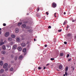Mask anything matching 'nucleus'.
Returning <instances> with one entry per match:
<instances>
[{"mask_svg": "<svg viewBox=\"0 0 76 76\" xmlns=\"http://www.w3.org/2000/svg\"><path fill=\"white\" fill-rule=\"evenodd\" d=\"M74 39H76V36H75V37L74 38Z\"/></svg>", "mask_w": 76, "mask_h": 76, "instance_id": "46", "label": "nucleus"}, {"mask_svg": "<svg viewBox=\"0 0 76 76\" xmlns=\"http://www.w3.org/2000/svg\"><path fill=\"white\" fill-rule=\"evenodd\" d=\"M16 48V45H14L13 46L12 48L13 49H15V48Z\"/></svg>", "mask_w": 76, "mask_h": 76, "instance_id": "16", "label": "nucleus"}, {"mask_svg": "<svg viewBox=\"0 0 76 76\" xmlns=\"http://www.w3.org/2000/svg\"><path fill=\"white\" fill-rule=\"evenodd\" d=\"M2 49L4 50H6V46H5V45H3L2 46Z\"/></svg>", "mask_w": 76, "mask_h": 76, "instance_id": "7", "label": "nucleus"}, {"mask_svg": "<svg viewBox=\"0 0 76 76\" xmlns=\"http://www.w3.org/2000/svg\"><path fill=\"white\" fill-rule=\"evenodd\" d=\"M22 37H23V36H22Z\"/></svg>", "mask_w": 76, "mask_h": 76, "instance_id": "63", "label": "nucleus"}, {"mask_svg": "<svg viewBox=\"0 0 76 76\" xmlns=\"http://www.w3.org/2000/svg\"><path fill=\"white\" fill-rule=\"evenodd\" d=\"M17 59H18V57H17V56H15V60H16Z\"/></svg>", "mask_w": 76, "mask_h": 76, "instance_id": "27", "label": "nucleus"}, {"mask_svg": "<svg viewBox=\"0 0 76 76\" xmlns=\"http://www.w3.org/2000/svg\"><path fill=\"white\" fill-rule=\"evenodd\" d=\"M11 63L12 64H13V63H14V61H11Z\"/></svg>", "mask_w": 76, "mask_h": 76, "instance_id": "37", "label": "nucleus"}, {"mask_svg": "<svg viewBox=\"0 0 76 76\" xmlns=\"http://www.w3.org/2000/svg\"><path fill=\"white\" fill-rule=\"evenodd\" d=\"M38 69L39 70H40L41 69V67H38Z\"/></svg>", "mask_w": 76, "mask_h": 76, "instance_id": "38", "label": "nucleus"}, {"mask_svg": "<svg viewBox=\"0 0 76 76\" xmlns=\"http://www.w3.org/2000/svg\"><path fill=\"white\" fill-rule=\"evenodd\" d=\"M56 15V13H55L54 14V15Z\"/></svg>", "mask_w": 76, "mask_h": 76, "instance_id": "51", "label": "nucleus"}, {"mask_svg": "<svg viewBox=\"0 0 76 76\" xmlns=\"http://www.w3.org/2000/svg\"><path fill=\"white\" fill-rule=\"evenodd\" d=\"M1 58H2V60H4V57H2Z\"/></svg>", "mask_w": 76, "mask_h": 76, "instance_id": "44", "label": "nucleus"}, {"mask_svg": "<svg viewBox=\"0 0 76 76\" xmlns=\"http://www.w3.org/2000/svg\"><path fill=\"white\" fill-rule=\"evenodd\" d=\"M19 60H21L23 58V56L22 55L20 56L19 58Z\"/></svg>", "mask_w": 76, "mask_h": 76, "instance_id": "8", "label": "nucleus"}, {"mask_svg": "<svg viewBox=\"0 0 76 76\" xmlns=\"http://www.w3.org/2000/svg\"><path fill=\"white\" fill-rule=\"evenodd\" d=\"M8 39L9 41H12V38L10 37L8 38Z\"/></svg>", "mask_w": 76, "mask_h": 76, "instance_id": "9", "label": "nucleus"}, {"mask_svg": "<svg viewBox=\"0 0 76 76\" xmlns=\"http://www.w3.org/2000/svg\"><path fill=\"white\" fill-rule=\"evenodd\" d=\"M72 34L69 33L67 34V36L68 37H70V36H72Z\"/></svg>", "mask_w": 76, "mask_h": 76, "instance_id": "21", "label": "nucleus"}, {"mask_svg": "<svg viewBox=\"0 0 76 76\" xmlns=\"http://www.w3.org/2000/svg\"><path fill=\"white\" fill-rule=\"evenodd\" d=\"M28 23V21H25L23 22V23Z\"/></svg>", "mask_w": 76, "mask_h": 76, "instance_id": "28", "label": "nucleus"}, {"mask_svg": "<svg viewBox=\"0 0 76 76\" xmlns=\"http://www.w3.org/2000/svg\"><path fill=\"white\" fill-rule=\"evenodd\" d=\"M64 76H65V74H64Z\"/></svg>", "mask_w": 76, "mask_h": 76, "instance_id": "59", "label": "nucleus"}, {"mask_svg": "<svg viewBox=\"0 0 76 76\" xmlns=\"http://www.w3.org/2000/svg\"><path fill=\"white\" fill-rule=\"evenodd\" d=\"M63 53H61L60 54V56H63Z\"/></svg>", "mask_w": 76, "mask_h": 76, "instance_id": "26", "label": "nucleus"}, {"mask_svg": "<svg viewBox=\"0 0 76 76\" xmlns=\"http://www.w3.org/2000/svg\"><path fill=\"white\" fill-rule=\"evenodd\" d=\"M58 68L59 69H62V66L61 65H60L59 66Z\"/></svg>", "mask_w": 76, "mask_h": 76, "instance_id": "18", "label": "nucleus"}, {"mask_svg": "<svg viewBox=\"0 0 76 76\" xmlns=\"http://www.w3.org/2000/svg\"><path fill=\"white\" fill-rule=\"evenodd\" d=\"M57 71H59V70H58V69H57Z\"/></svg>", "mask_w": 76, "mask_h": 76, "instance_id": "58", "label": "nucleus"}, {"mask_svg": "<svg viewBox=\"0 0 76 76\" xmlns=\"http://www.w3.org/2000/svg\"><path fill=\"white\" fill-rule=\"evenodd\" d=\"M2 76H6L5 75H2Z\"/></svg>", "mask_w": 76, "mask_h": 76, "instance_id": "57", "label": "nucleus"}, {"mask_svg": "<svg viewBox=\"0 0 76 76\" xmlns=\"http://www.w3.org/2000/svg\"><path fill=\"white\" fill-rule=\"evenodd\" d=\"M9 35V32H7L5 33V36L6 37H7Z\"/></svg>", "mask_w": 76, "mask_h": 76, "instance_id": "3", "label": "nucleus"}, {"mask_svg": "<svg viewBox=\"0 0 76 76\" xmlns=\"http://www.w3.org/2000/svg\"><path fill=\"white\" fill-rule=\"evenodd\" d=\"M43 69H45V67H44Z\"/></svg>", "mask_w": 76, "mask_h": 76, "instance_id": "52", "label": "nucleus"}, {"mask_svg": "<svg viewBox=\"0 0 76 76\" xmlns=\"http://www.w3.org/2000/svg\"><path fill=\"white\" fill-rule=\"evenodd\" d=\"M22 22H20L18 24V26H20V25H22Z\"/></svg>", "mask_w": 76, "mask_h": 76, "instance_id": "12", "label": "nucleus"}, {"mask_svg": "<svg viewBox=\"0 0 76 76\" xmlns=\"http://www.w3.org/2000/svg\"><path fill=\"white\" fill-rule=\"evenodd\" d=\"M49 64H47L46 65L47 66H48V65H49Z\"/></svg>", "mask_w": 76, "mask_h": 76, "instance_id": "45", "label": "nucleus"}, {"mask_svg": "<svg viewBox=\"0 0 76 76\" xmlns=\"http://www.w3.org/2000/svg\"><path fill=\"white\" fill-rule=\"evenodd\" d=\"M67 22V21L66 20H65L63 24L64 25H66V23Z\"/></svg>", "mask_w": 76, "mask_h": 76, "instance_id": "22", "label": "nucleus"}, {"mask_svg": "<svg viewBox=\"0 0 76 76\" xmlns=\"http://www.w3.org/2000/svg\"><path fill=\"white\" fill-rule=\"evenodd\" d=\"M34 41H36V40H35V39H34Z\"/></svg>", "mask_w": 76, "mask_h": 76, "instance_id": "50", "label": "nucleus"}, {"mask_svg": "<svg viewBox=\"0 0 76 76\" xmlns=\"http://www.w3.org/2000/svg\"><path fill=\"white\" fill-rule=\"evenodd\" d=\"M72 68H73V66H72Z\"/></svg>", "mask_w": 76, "mask_h": 76, "instance_id": "61", "label": "nucleus"}, {"mask_svg": "<svg viewBox=\"0 0 76 76\" xmlns=\"http://www.w3.org/2000/svg\"><path fill=\"white\" fill-rule=\"evenodd\" d=\"M0 76H1V75H0Z\"/></svg>", "mask_w": 76, "mask_h": 76, "instance_id": "64", "label": "nucleus"}, {"mask_svg": "<svg viewBox=\"0 0 76 76\" xmlns=\"http://www.w3.org/2000/svg\"><path fill=\"white\" fill-rule=\"evenodd\" d=\"M7 66H8V64L7 63L5 64L3 66V67L4 69H6L7 68Z\"/></svg>", "mask_w": 76, "mask_h": 76, "instance_id": "1", "label": "nucleus"}, {"mask_svg": "<svg viewBox=\"0 0 76 76\" xmlns=\"http://www.w3.org/2000/svg\"><path fill=\"white\" fill-rule=\"evenodd\" d=\"M11 37H12V38H15V35L14 34H12L11 35Z\"/></svg>", "mask_w": 76, "mask_h": 76, "instance_id": "19", "label": "nucleus"}, {"mask_svg": "<svg viewBox=\"0 0 76 76\" xmlns=\"http://www.w3.org/2000/svg\"><path fill=\"white\" fill-rule=\"evenodd\" d=\"M46 14H47V16H48V14H49V13H48V12H46Z\"/></svg>", "mask_w": 76, "mask_h": 76, "instance_id": "30", "label": "nucleus"}, {"mask_svg": "<svg viewBox=\"0 0 76 76\" xmlns=\"http://www.w3.org/2000/svg\"><path fill=\"white\" fill-rule=\"evenodd\" d=\"M76 21V20H72V22H75V21Z\"/></svg>", "mask_w": 76, "mask_h": 76, "instance_id": "32", "label": "nucleus"}, {"mask_svg": "<svg viewBox=\"0 0 76 76\" xmlns=\"http://www.w3.org/2000/svg\"><path fill=\"white\" fill-rule=\"evenodd\" d=\"M29 28H30V27L29 26H26V29H29Z\"/></svg>", "mask_w": 76, "mask_h": 76, "instance_id": "24", "label": "nucleus"}, {"mask_svg": "<svg viewBox=\"0 0 76 76\" xmlns=\"http://www.w3.org/2000/svg\"><path fill=\"white\" fill-rule=\"evenodd\" d=\"M50 60H51V61L54 60V58H51Z\"/></svg>", "mask_w": 76, "mask_h": 76, "instance_id": "29", "label": "nucleus"}, {"mask_svg": "<svg viewBox=\"0 0 76 76\" xmlns=\"http://www.w3.org/2000/svg\"><path fill=\"white\" fill-rule=\"evenodd\" d=\"M4 72V70L3 69H1L0 71V73H2Z\"/></svg>", "mask_w": 76, "mask_h": 76, "instance_id": "10", "label": "nucleus"}, {"mask_svg": "<svg viewBox=\"0 0 76 76\" xmlns=\"http://www.w3.org/2000/svg\"><path fill=\"white\" fill-rule=\"evenodd\" d=\"M69 25H68L67 26V27L66 28H69Z\"/></svg>", "mask_w": 76, "mask_h": 76, "instance_id": "47", "label": "nucleus"}, {"mask_svg": "<svg viewBox=\"0 0 76 76\" xmlns=\"http://www.w3.org/2000/svg\"><path fill=\"white\" fill-rule=\"evenodd\" d=\"M21 45L22 47H25L26 46V44L24 43H23L21 44Z\"/></svg>", "mask_w": 76, "mask_h": 76, "instance_id": "5", "label": "nucleus"}, {"mask_svg": "<svg viewBox=\"0 0 76 76\" xmlns=\"http://www.w3.org/2000/svg\"><path fill=\"white\" fill-rule=\"evenodd\" d=\"M74 64H75V63Z\"/></svg>", "mask_w": 76, "mask_h": 76, "instance_id": "62", "label": "nucleus"}, {"mask_svg": "<svg viewBox=\"0 0 76 76\" xmlns=\"http://www.w3.org/2000/svg\"><path fill=\"white\" fill-rule=\"evenodd\" d=\"M48 29H50V28H51V27L50 26H49L48 27Z\"/></svg>", "mask_w": 76, "mask_h": 76, "instance_id": "36", "label": "nucleus"}, {"mask_svg": "<svg viewBox=\"0 0 76 76\" xmlns=\"http://www.w3.org/2000/svg\"><path fill=\"white\" fill-rule=\"evenodd\" d=\"M1 28H0V31H1Z\"/></svg>", "mask_w": 76, "mask_h": 76, "instance_id": "56", "label": "nucleus"}, {"mask_svg": "<svg viewBox=\"0 0 76 76\" xmlns=\"http://www.w3.org/2000/svg\"><path fill=\"white\" fill-rule=\"evenodd\" d=\"M19 29L17 28L15 30V31L16 33H18L19 32Z\"/></svg>", "mask_w": 76, "mask_h": 76, "instance_id": "6", "label": "nucleus"}, {"mask_svg": "<svg viewBox=\"0 0 76 76\" xmlns=\"http://www.w3.org/2000/svg\"><path fill=\"white\" fill-rule=\"evenodd\" d=\"M3 26H6V24L5 23H3Z\"/></svg>", "mask_w": 76, "mask_h": 76, "instance_id": "31", "label": "nucleus"}, {"mask_svg": "<svg viewBox=\"0 0 76 76\" xmlns=\"http://www.w3.org/2000/svg\"><path fill=\"white\" fill-rule=\"evenodd\" d=\"M65 74L66 76L67 75V72H65Z\"/></svg>", "mask_w": 76, "mask_h": 76, "instance_id": "40", "label": "nucleus"}, {"mask_svg": "<svg viewBox=\"0 0 76 76\" xmlns=\"http://www.w3.org/2000/svg\"><path fill=\"white\" fill-rule=\"evenodd\" d=\"M61 30H58V32H61Z\"/></svg>", "mask_w": 76, "mask_h": 76, "instance_id": "43", "label": "nucleus"}, {"mask_svg": "<svg viewBox=\"0 0 76 76\" xmlns=\"http://www.w3.org/2000/svg\"><path fill=\"white\" fill-rule=\"evenodd\" d=\"M3 44H4V42H0V45H3Z\"/></svg>", "mask_w": 76, "mask_h": 76, "instance_id": "23", "label": "nucleus"}, {"mask_svg": "<svg viewBox=\"0 0 76 76\" xmlns=\"http://www.w3.org/2000/svg\"><path fill=\"white\" fill-rule=\"evenodd\" d=\"M68 70V67H67V66L66 68H65V72H67V70Z\"/></svg>", "mask_w": 76, "mask_h": 76, "instance_id": "17", "label": "nucleus"}, {"mask_svg": "<svg viewBox=\"0 0 76 76\" xmlns=\"http://www.w3.org/2000/svg\"><path fill=\"white\" fill-rule=\"evenodd\" d=\"M23 53H25L26 51V48H24L23 50Z\"/></svg>", "mask_w": 76, "mask_h": 76, "instance_id": "11", "label": "nucleus"}, {"mask_svg": "<svg viewBox=\"0 0 76 76\" xmlns=\"http://www.w3.org/2000/svg\"><path fill=\"white\" fill-rule=\"evenodd\" d=\"M64 43L65 44H67V42H64Z\"/></svg>", "mask_w": 76, "mask_h": 76, "instance_id": "41", "label": "nucleus"}, {"mask_svg": "<svg viewBox=\"0 0 76 76\" xmlns=\"http://www.w3.org/2000/svg\"><path fill=\"white\" fill-rule=\"evenodd\" d=\"M39 8H38L37 9V12H39Z\"/></svg>", "mask_w": 76, "mask_h": 76, "instance_id": "34", "label": "nucleus"}, {"mask_svg": "<svg viewBox=\"0 0 76 76\" xmlns=\"http://www.w3.org/2000/svg\"><path fill=\"white\" fill-rule=\"evenodd\" d=\"M29 15V13H27V15Z\"/></svg>", "mask_w": 76, "mask_h": 76, "instance_id": "53", "label": "nucleus"}, {"mask_svg": "<svg viewBox=\"0 0 76 76\" xmlns=\"http://www.w3.org/2000/svg\"><path fill=\"white\" fill-rule=\"evenodd\" d=\"M18 51H21V50H22V48L20 47H19L18 48Z\"/></svg>", "mask_w": 76, "mask_h": 76, "instance_id": "15", "label": "nucleus"}, {"mask_svg": "<svg viewBox=\"0 0 76 76\" xmlns=\"http://www.w3.org/2000/svg\"><path fill=\"white\" fill-rule=\"evenodd\" d=\"M37 16H38V17L39 16H40L39 14H37Z\"/></svg>", "mask_w": 76, "mask_h": 76, "instance_id": "33", "label": "nucleus"}, {"mask_svg": "<svg viewBox=\"0 0 76 76\" xmlns=\"http://www.w3.org/2000/svg\"><path fill=\"white\" fill-rule=\"evenodd\" d=\"M1 54H5L6 53V52H5V51H2L1 52Z\"/></svg>", "mask_w": 76, "mask_h": 76, "instance_id": "13", "label": "nucleus"}, {"mask_svg": "<svg viewBox=\"0 0 76 76\" xmlns=\"http://www.w3.org/2000/svg\"><path fill=\"white\" fill-rule=\"evenodd\" d=\"M54 16L55 18H57V17H56V15H54Z\"/></svg>", "mask_w": 76, "mask_h": 76, "instance_id": "54", "label": "nucleus"}, {"mask_svg": "<svg viewBox=\"0 0 76 76\" xmlns=\"http://www.w3.org/2000/svg\"><path fill=\"white\" fill-rule=\"evenodd\" d=\"M0 64L1 66H3V63L2 61H1L0 62Z\"/></svg>", "mask_w": 76, "mask_h": 76, "instance_id": "14", "label": "nucleus"}, {"mask_svg": "<svg viewBox=\"0 0 76 76\" xmlns=\"http://www.w3.org/2000/svg\"><path fill=\"white\" fill-rule=\"evenodd\" d=\"M52 6L53 8H55V7H56V6H57V4L54 2H53V3Z\"/></svg>", "mask_w": 76, "mask_h": 76, "instance_id": "2", "label": "nucleus"}, {"mask_svg": "<svg viewBox=\"0 0 76 76\" xmlns=\"http://www.w3.org/2000/svg\"><path fill=\"white\" fill-rule=\"evenodd\" d=\"M74 69H75V68H73L72 69L73 70H74Z\"/></svg>", "mask_w": 76, "mask_h": 76, "instance_id": "55", "label": "nucleus"}, {"mask_svg": "<svg viewBox=\"0 0 76 76\" xmlns=\"http://www.w3.org/2000/svg\"><path fill=\"white\" fill-rule=\"evenodd\" d=\"M68 61H71V59L70 58L68 59Z\"/></svg>", "mask_w": 76, "mask_h": 76, "instance_id": "39", "label": "nucleus"}, {"mask_svg": "<svg viewBox=\"0 0 76 76\" xmlns=\"http://www.w3.org/2000/svg\"><path fill=\"white\" fill-rule=\"evenodd\" d=\"M45 47H47V45H45Z\"/></svg>", "mask_w": 76, "mask_h": 76, "instance_id": "42", "label": "nucleus"}, {"mask_svg": "<svg viewBox=\"0 0 76 76\" xmlns=\"http://www.w3.org/2000/svg\"><path fill=\"white\" fill-rule=\"evenodd\" d=\"M16 39L17 41H18V42H19V41H20V39H19V38H17Z\"/></svg>", "mask_w": 76, "mask_h": 76, "instance_id": "20", "label": "nucleus"}, {"mask_svg": "<svg viewBox=\"0 0 76 76\" xmlns=\"http://www.w3.org/2000/svg\"><path fill=\"white\" fill-rule=\"evenodd\" d=\"M25 27H26V24H23L21 26V28H25Z\"/></svg>", "mask_w": 76, "mask_h": 76, "instance_id": "4", "label": "nucleus"}, {"mask_svg": "<svg viewBox=\"0 0 76 76\" xmlns=\"http://www.w3.org/2000/svg\"><path fill=\"white\" fill-rule=\"evenodd\" d=\"M64 15H66V12H64Z\"/></svg>", "mask_w": 76, "mask_h": 76, "instance_id": "48", "label": "nucleus"}, {"mask_svg": "<svg viewBox=\"0 0 76 76\" xmlns=\"http://www.w3.org/2000/svg\"><path fill=\"white\" fill-rule=\"evenodd\" d=\"M13 71V68H10V71H11V72H12V71Z\"/></svg>", "mask_w": 76, "mask_h": 76, "instance_id": "25", "label": "nucleus"}, {"mask_svg": "<svg viewBox=\"0 0 76 76\" xmlns=\"http://www.w3.org/2000/svg\"><path fill=\"white\" fill-rule=\"evenodd\" d=\"M1 41H3V40H1Z\"/></svg>", "mask_w": 76, "mask_h": 76, "instance_id": "60", "label": "nucleus"}, {"mask_svg": "<svg viewBox=\"0 0 76 76\" xmlns=\"http://www.w3.org/2000/svg\"><path fill=\"white\" fill-rule=\"evenodd\" d=\"M69 56H70V55H69V54H68L67 55V56H66V57H67V58H68V57H69Z\"/></svg>", "mask_w": 76, "mask_h": 76, "instance_id": "35", "label": "nucleus"}, {"mask_svg": "<svg viewBox=\"0 0 76 76\" xmlns=\"http://www.w3.org/2000/svg\"><path fill=\"white\" fill-rule=\"evenodd\" d=\"M1 31H0V35H1Z\"/></svg>", "mask_w": 76, "mask_h": 76, "instance_id": "49", "label": "nucleus"}]
</instances>
